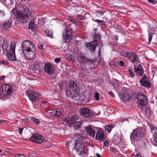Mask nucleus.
I'll return each instance as SVG.
<instances>
[{
  "label": "nucleus",
  "mask_w": 157,
  "mask_h": 157,
  "mask_svg": "<svg viewBox=\"0 0 157 157\" xmlns=\"http://www.w3.org/2000/svg\"><path fill=\"white\" fill-rule=\"evenodd\" d=\"M36 24L34 20L31 21L29 24V28L30 29L34 31L35 30Z\"/></svg>",
  "instance_id": "nucleus-25"
},
{
  "label": "nucleus",
  "mask_w": 157,
  "mask_h": 157,
  "mask_svg": "<svg viewBox=\"0 0 157 157\" xmlns=\"http://www.w3.org/2000/svg\"><path fill=\"white\" fill-rule=\"evenodd\" d=\"M13 89L12 86L9 85L4 84L2 86V93L6 96L10 95L12 93Z\"/></svg>",
  "instance_id": "nucleus-11"
},
{
  "label": "nucleus",
  "mask_w": 157,
  "mask_h": 157,
  "mask_svg": "<svg viewBox=\"0 0 157 157\" xmlns=\"http://www.w3.org/2000/svg\"><path fill=\"white\" fill-rule=\"evenodd\" d=\"M146 77L144 76L140 80V85L144 86L150 87L151 86V82L149 80L145 79Z\"/></svg>",
  "instance_id": "nucleus-20"
},
{
  "label": "nucleus",
  "mask_w": 157,
  "mask_h": 157,
  "mask_svg": "<svg viewBox=\"0 0 157 157\" xmlns=\"http://www.w3.org/2000/svg\"><path fill=\"white\" fill-rule=\"evenodd\" d=\"M0 63L7 65L9 64V62L8 61L6 60H0Z\"/></svg>",
  "instance_id": "nucleus-40"
},
{
  "label": "nucleus",
  "mask_w": 157,
  "mask_h": 157,
  "mask_svg": "<svg viewBox=\"0 0 157 157\" xmlns=\"http://www.w3.org/2000/svg\"><path fill=\"white\" fill-rule=\"evenodd\" d=\"M77 142L75 144V150L78 155H82L84 154L87 155L86 152L85 151V147L84 143L83 138L78 137L76 139Z\"/></svg>",
  "instance_id": "nucleus-3"
},
{
  "label": "nucleus",
  "mask_w": 157,
  "mask_h": 157,
  "mask_svg": "<svg viewBox=\"0 0 157 157\" xmlns=\"http://www.w3.org/2000/svg\"><path fill=\"white\" fill-rule=\"evenodd\" d=\"M81 58L82 61L84 63L90 62L91 61V59L87 58L86 57L84 56H81Z\"/></svg>",
  "instance_id": "nucleus-29"
},
{
  "label": "nucleus",
  "mask_w": 157,
  "mask_h": 157,
  "mask_svg": "<svg viewBox=\"0 0 157 157\" xmlns=\"http://www.w3.org/2000/svg\"><path fill=\"white\" fill-rule=\"evenodd\" d=\"M132 157H142V155L139 153L138 152L136 154H133L132 156Z\"/></svg>",
  "instance_id": "nucleus-43"
},
{
  "label": "nucleus",
  "mask_w": 157,
  "mask_h": 157,
  "mask_svg": "<svg viewBox=\"0 0 157 157\" xmlns=\"http://www.w3.org/2000/svg\"><path fill=\"white\" fill-rule=\"evenodd\" d=\"M57 110H53L51 112V114L52 115L56 117V115H57Z\"/></svg>",
  "instance_id": "nucleus-46"
},
{
  "label": "nucleus",
  "mask_w": 157,
  "mask_h": 157,
  "mask_svg": "<svg viewBox=\"0 0 157 157\" xmlns=\"http://www.w3.org/2000/svg\"><path fill=\"white\" fill-rule=\"evenodd\" d=\"M30 157H37V154L34 153H31L29 154Z\"/></svg>",
  "instance_id": "nucleus-45"
},
{
  "label": "nucleus",
  "mask_w": 157,
  "mask_h": 157,
  "mask_svg": "<svg viewBox=\"0 0 157 157\" xmlns=\"http://www.w3.org/2000/svg\"><path fill=\"white\" fill-rule=\"evenodd\" d=\"M121 98L124 101L129 100L131 97V90L128 88L123 87L122 91Z\"/></svg>",
  "instance_id": "nucleus-7"
},
{
  "label": "nucleus",
  "mask_w": 157,
  "mask_h": 157,
  "mask_svg": "<svg viewBox=\"0 0 157 157\" xmlns=\"http://www.w3.org/2000/svg\"><path fill=\"white\" fill-rule=\"evenodd\" d=\"M79 113L81 115L85 117L92 116L93 115V113L86 108H81L79 109Z\"/></svg>",
  "instance_id": "nucleus-13"
},
{
  "label": "nucleus",
  "mask_w": 157,
  "mask_h": 157,
  "mask_svg": "<svg viewBox=\"0 0 157 157\" xmlns=\"http://www.w3.org/2000/svg\"><path fill=\"white\" fill-rule=\"evenodd\" d=\"M31 14V11L27 7L24 9L23 12H21L19 13L18 15L17 16V21L21 23L26 22L28 18L30 16Z\"/></svg>",
  "instance_id": "nucleus-4"
},
{
  "label": "nucleus",
  "mask_w": 157,
  "mask_h": 157,
  "mask_svg": "<svg viewBox=\"0 0 157 157\" xmlns=\"http://www.w3.org/2000/svg\"><path fill=\"white\" fill-rule=\"evenodd\" d=\"M22 48L24 52L28 51L32 48H35L32 42L29 40H24L22 44Z\"/></svg>",
  "instance_id": "nucleus-9"
},
{
  "label": "nucleus",
  "mask_w": 157,
  "mask_h": 157,
  "mask_svg": "<svg viewBox=\"0 0 157 157\" xmlns=\"http://www.w3.org/2000/svg\"><path fill=\"white\" fill-rule=\"evenodd\" d=\"M14 155L15 157H25L22 154H15Z\"/></svg>",
  "instance_id": "nucleus-44"
},
{
  "label": "nucleus",
  "mask_w": 157,
  "mask_h": 157,
  "mask_svg": "<svg viewBox=\"0 0 157 157\" xmlns=\"http://www.w3.org/2000/svg\"><path fill=\"white\" fill-rule=\"evenodd\" d=\"M154 31L155 33L156 36H157V27H155L154 29Z\"/></svg>",
  "instance_id": "nucleus-55"
},
{
  "label": "nucleus",
  "mask_w": 157,
  "mask_h": 157,
  "mask_svg": "<svg viewBox=\"0 0 157 157\" xmlns=\"http://www.w3.org/2000/svg\"><path fill=\"white\" fill-rule=\"evenodd\" d=\"M21 12V11L20 10H17L16 9H14L12 10V13L16 17H17V16L18 15L19 13H20Z\"/></svg>",
  "instance_id": "nucleus-31"
},
{
  "label": "nucleus",
  "mask_w": 157,
  "mask_h": 157,
  "mask_svg": "<svg viewBox=\"0 0 157 157\" xmlns=\"http://www.w3.org/2000/svg\"><path fill=\"white\" fill-rule=\"evenodd\" d=\"M4 78V77L3 76H2L0 77V79L2 80H3V79Z\"/></svg>",
  "instance_id": "nucleus-64"
},
{
  "label": "nucleus",
  "mask_w": 157,
  "mask_h": 157,
  "mask_svg": "<svg viewBox=\"0 0 157 157\" xmlns=\"http://www.w3.org/2000/svg\"><path fill=\"white\" fill-rule=\"evenodd\" d=\"M145 108L144 110L145 113L148 116H149L151 115V111L150 108L149 107H147Z\"/></svg>",
  "instance_id": "nucleus-32"
},
{
  "label": "nucleus",
  "mask_w": 157,
  "mask_h": 157,
  "mask_svg": "<svg viewBox=\"0 0 157 157\" xmlns=\"http://www.w3.org/2000/svg\"><path fill=\"white\" fill-rule=\"evenodd\" d=\"M77 118L75 116H73L71 117L64 119V121L67 124L70 126H72L75 121L76 120Z\"/></svg>",
  "instance_id": "nucleus-23"
},
{
  "label": "nucleus",
  "mask_w": 157,
  "mask_h": 157,
  "mask_svg": "<svg viewBox=\"0 0 157 157\" xmlns=\"http://www.w3.org/2000/svg\"><path fill=\"white\" fill-rule=\"evenodd\" d=\"M56 113H57V115H56V117H59L61 114V112L59 111H57Z\"/></svg>",
  "instance_id": "nucleus-53"
},
{
  "label": "nucleus",
  "mask_w": 157,
  "mask_h": 157,
  "mask_svg": "<svg viewBox=\"0 0 157 157\" xmlns=\"http://www.w3.org/2000/svg\"><path fill=\"white\" fill-rule=\"evenodd\" d=\"M31 119L32 121H34L35 119H36L34 117H31Z\"/></svg>",
  "instance_id": "nucleus-62"
},
{
  "label": "nucleus",
  "mask_w": 157,
  "mask_h": 157,
  "mask_svg": "<svg viewBox=\"0 0 157 157\" xmlns=\"http://www.w3.org/2000/svg\"><path fill=\"white\" fill-rule=\"evenodd\" d=\"M154 0H148V2L150 3H152L154 1Z\"/></svg>",
  "instance_id": "nucleus-60"
},
{
  "label": "nucleus",
  "mask_w": 157,
  "mask_h": 157,
  "mask_svg": "<svg viewBox=\"0 0 157 157\" xmlns=\"http://www.w3.org/2000/svg\"><path fill=\"white\" fill-rule=\"evenodd\" d=\"M94 21L97 22V23H101L102 25H104L105 24V22L104 21L102 20H100L98 19H96L95 21Z\"/></svg>",
  "instance_id": "nucleus-41"
},
{
  "label": "nucleus",
  "mask_w": 157,
  "mask_h": 157,
  "mask_svg": "<svg viewBox=\"0 0 157 157\" xmlns=\"http://www.w3.org/2000/svg\"><path fill=\"white\" fill-rule=\"evenodd\" d=\"M151 130L152 131H153V130H157V127L155 126H151Z\"/></svg>",
  "instance_id": "nucleus-50"
},
{
  "label": "nucleus",
  "mask_w": 157,
  "mask_h": 157,
  "mask_svg": "<svg viewBox=\"0 0 157 157\" xmlns=\"http://www.w3.org/2000/svg\"><path fill=\"white\" fill-rule=\"evenodd\" d=\"M35 123L36 124H39V121L38 119H35V121H34Z\"/></svg>",
  "instance_id": "nucleus-54"
},
{
  "label": "nucleus",
  "mask_w": 157,
  "mask_h": 157,
  "mask_svg": "<svg viewBox=\"0 0 157 157\" xmlns=\"http://www.w3.org/2000/svg\"><path fill=\"white\" fill-rule=\"evenodd\" d=\"M88 133L91 136L94 137L95 134V132L94 130L90 126L86 128Z\"/></svg>",
  "instance_id": "nucleus-24"
},
{
  "label": "nucleus",
  "mask_w": 157,
  "mask_h": 157,
  "mask_svg": "<svg viewBox=\"0 0 157 157\" xmlns=\"http://www.w3.org/2000/svg\"><path fill=\"white\" fill-rule=\"evenodd\" d=\"M69 86L70 90H66V94L67 96L73 98L75 96V93L78 90V86L74 81L71 82Z\"/></svg>",
  "instance_id": "nucleus-5"
},
{
  "label": "nucleus",
  "mask_w": 157,
  "mask_h": 157,
  "mask_svg": "<svg viewBox=\"0 0 157 157\" xmlns=\"http://www.w3.org/2000/svg\"><path fill=\"white\" fill-rule=\"evenodd\" d=\"M95 139L98 140L104 141L105 140L104 132L102 129L99 128L98 129V132L97 133Z\"/></svg>",
  "instance_id": "nucleus-18"
},
{
  "label": "nucleus",
  "mask_w": 157,
  "mask_h": 157,
  "mask_svg": "<svg viewBox=\"0 0 157 157\" xmlns=\"http://www.w3.org/2000/svg\"><path fill=\"white\" fill-rule=\"evenodd\" d=\"M16 4L23 7V10L25 7H26L25 5L26 4V2L25 0H17Z\"/></svg>",
  "instance_id": "nucleus-26"
},
{
  "label": "nucleus",
  "mask_w": 157,
  "mask_h": 157,
  "mask_svg": "<svg viewBox=\"0 0 157 157\" xmlns=\"http://www.w3.org/2000/svg\"><path fill=\"white\" fill-rule=\"evenodd\" d=\"M152 38V34L151 33L148 32V38L149 40V42L150 43L151 41Z\"/></svg>",
  "instance_id": "nucleus-38"
},
{
  "label": "nucleus",
  "mask_w": 157,
  "mask_h": 157,
  "mask_svg": "<svg viewBox=\"0 0 157 157\" xmlns=\"http://www.w3.org/2000/svg\"><path fill=\"white\" fill-rule=\"evenodd\" d=\"M38 48L40 52L41 53H43L44 48L42 43H39L38 45Z\"/></svg>",
  "instance_id": "nucleus-30"
},
{
  "label": "nucleus",
  "mask_w": 157,
  "mask_h": 157,
  "mask_svg": "<svg viewBox=\"0 0 157 157\" xmlns=\"http://www.w3.org/2000/svg\"><path fill=\"white\" fill-rule=\"evenodd\" d=\"M109 144V143L108 141L106 140L103 143V146L104 147L107 146Z\"/></svg>",
  "instance_id": "nucleus-49"
},
{
  "label": "nucleus",
  "mask_w": 157,
  "mask_h": 157,
  "mask_svg": "<svg viewBox=\"0 0 157 157\" xmlns=\"http://www.w3.org/2000/svg\"><path fill=\"white\" fill-rule=\"evenodd\" d=\"M120 55L123 56L127 57L133 63L136 64L138 63V57L135 53L122 51L121 52Z\"/></svg>",
  "instance_id": "nucleus-6"
},
{
  "label": "nucleus",
  "mask_w": 157,
  "mask_h": 157,
  "mask_svg": "<svg viewBox=\"0 0 157 157\" xmlns=\"http://www.w3.org/2000/svg\"><path fill=\"white\" fill-rule=\"evenodd\" d=\"M12 24V22L11 21H6L3 23L1 26L2 29H7L11 27Z\"/></svg>",
  "instance_id": "nucleus-22"
},
{
  "label": "nucleus",
  "mask_w": 157,
  "mask_h": 157,
  "mask_svg": "<svg viewBox=\"0 0 157 157\" xmlns=\"http://www.w3.org/2000/svg\"><path fill=\"white\" fill-rule=\"evenodd\" d=\"M26 93L33 103H34L39 99V95L35 92L28 90H26Z\"/></svg>",
  "instance_id": "nucleus-8"
},
{
  "label": "nucleus",
  "mask_w": 157,
  "mask_h": 157,
  "mask_svg": "<svg viewBox=\"0 0 157 157\" xmlns=\"http://www.w3.org/2000/svg\"><path fill=\"white\" fill-rule=\"evenodd\" d=\"M114 126V125L113 124L107 125L105 126V128L108 132H110Z\"/></svg>",
  "instance_id": "nucleus-27"
},
{
  "label": "nucleus",
  "mask_w": 157,
  "mask_h": 157,
  "mask_svg": "<svg viewBox=\"0 0 157 157\" xmlns=\"http://www.w3.org/2000/svg\"><path fill=\"white\" fill-rule=\"evenodd\" d=\"M117 64L120 66H123L124 64V61H118L117 62Z\"/></svg>",
  "instance_id": "nucleus-47"
},
{
  "label": "nucleus",
  "mask_w": 157,
  "mask_h": 157,
  "mask_svg": "<svg viewBox=\"0 0 157 157\" xmlns=\"http://www.w3.org/2000/svg\"><path fill=\"white\" fill-rule=\"evenodd\" d=\"M5 15V13L3 11L0 10V17H3Z\"/></svg>",
  "instance_id": "nucleus-51"
},
{
  "label": "nucleus",
  "mask_w": 157,
  "mask_h": 157,
  "mask_svg": "<svg viewBox=\"0 0 157 157\" xmlns=\"http://www.w3.org/2000/svg\"><path fill=\"white\" fill-rule=\"evenodd\" d=\"M65 58L67 60L71 59L72 58V56L71 54H67L65 55Z\"/></svg>",
  "instance_id": "nucleus-39"
},
{
  "label": "nucleus",
  "mask_w": 157,
  "mask_h": 157,
  "mask_svg": "<svg viewBox=\"0 0 157 157\" xmlns=\"http://www.w3.org/2000/svg\"><path fill=\"white\" fill-rule=\"evenodd\" d=\"M65 82L62 81L58 83V85L59 86L60 89H63L64 87Z\"/></svg>",
  "instance_id": "nucleus-37"
},
{
  "label": "nucleus",
  "mask_w": 157,
  "mask_h": 157,
  "mask_svg": "<svg viewBox=\"0 0 157 157\" xmlns=\"http://www.w3.org/2000/svg\"><path fill=\"white\" fill-rule=\"evenodd\" d=\"M154 137L153 143L155 145L157 146V131L154 133Z\"/></svg>",
  "instance_id": "nucleus-33"
},
{
  "label": "nucleus",
  "mask_w": 157,
  "mask_h": 157,
  "mask_svg": "<svg viewBox=\"0 0 157 157\" xmlns=\"http://www.w3.org/2000/svg\"><path fill=\"white\" fill-rule=\"evenodd\" d=\"M137 99L138 103L142 105H146L148 102L146 96L142 93H139L137 94Z\"/></svg>",
  "instance_id": "nucleus-12"
},
{
  "label": "nucleus",
  "mask_w": 157,
  "mask_h": 157,
  "mask_svg": "<svg viewBox=\"0 0 157 157\" xmlns=\"http://www.w3.org/2000/svg\"><path fill=\"white\" fill-rule=\"evenodd\" d=\"M134 70L135 72L139 75L141 76L143 75L144 70L142 66L140 64H138L134 67Z\"/></svg>",
  "instance_id": "nucleus-21"
},
{
  "label": "nucleus",
  "mask_w": 157,
  "mask_h": 157,
  "mask_svg": "<svg viewBox=\"0 0 157 157\" xmlns=\"http://www.w3.org/2000/svg\"><path fill=\"white\" fill-rule=\"evenodd\" d=\"M44 31L45 33H47V36H49L50 38H53V33L52 31L49 30L48 29H45Z\"/></svg>",
  "instance_id": "nucleus-28"
},
{
  "label": "nucleus",
  "mask_w": 157,
  "mask_h": 157,
  "mask_svg": "<svg viewBox=\"0 0 157 157\" xmlns=\"http://www.w3.org/2000/svg\"><path fill=\"white\" fill-rule=\"evenodd\" d=\"M41 67L39 65L37 62H36L33 64V66L30 68V71L32 73H39L40 71Z\"/></svg>",
  "instance_id": "nucleus-17"
},
{
  "label": "nucleus",
  "mask_w": 157,
  "mask_h": 157,
  "mask_svg": "<svg viewBox=\"0 0 157 157\" xmlns=\"http://www.w3.org/2000/svg\"><path fill=\"white\" fill-rule=\"evenodd\" d=\"M69 20L71 22L75 23V20L72 18H69Z\"/></svg>",
  "instance_id": "nucleus-56"
},
{
  "label": "nucleus",
  "mask_w": 157,
  "mask_h": 157,
  "mask_svg": "<svg viewBox=\"0 0 157 157\" xmlns=\"http://www.w3.org/2000/svg\"><path fill=\"white\" fill-rule=\"evenodd\" d=\"M29 140L32 141L36 143H41L44 141V137L39 134H36L33 135L29 139Z\"/></svg>",
  "instance_id": "nucleus-10"
},
{
  "label": "nucleus",
  "mask_w": 157,
  "mask_h": 157,
  "mask_svg": "<svg viewBox=\"0 0 157 157\" xmlns=\"http://www.w3.org/2000/svg\"><path fill=\"white\" fill-rule=\"evenodd\" d=\"M5 122V120H0V124L4 123Z\"/></svg>",
  "instance_id": "nucleus-59"
},
{
  "label": "nucleus",
  "mask_w": 157,
  "mask_h": 157,
  "mask_svg": "<svg viewBox=\"0 0 157 157\" xmlns=\"http://www.w3.org/2000/svg\"><path fill=\"white\" fill-rule=\"evenodd\" d=\"M110 150L113 153H117L118 152L117 149L113 147H110Z\"/></svg>",
  "instance_id": "nucleus-36"
},
{
  "label": "nucleus",
  "mask_w": 157,
  "mask_h": 157,
  "mask_svg": "<svg viewBox=\"0 0 157 157\" xmlns=\"http://www.w3.org/2000/svg\"><path fill=\"white\" fill-rule=\"evenodd\" d=\"M23 128H19L18 129V131L20 134H21L23 130Z\"/></svg>",
  "instance_id": "nucleus-52"
},
{
  "label": "nucleus",
  "mask_w": 157,
  "mask_h": 157,
  "mask_svg": "<svg viewBox=\"0 0 157 157\" xmlns=\"http://www.w3.org/2000/svg\"><path fill=\"white\" fill-rule=\"evenodd\" d=\"M78 17L79 18V19H83L84 17L83 16H81V15H78Z\"/></svg>",
  "instance_id": "nucleus-58"
},
{
  "label": "nucleus",
  "mask_w": 157,
  "mask_h": 157,
  "mask_svg": "<svg viewBox=\"0 0 157 157\" xmlns=\"http://www.w3.org/2000/svg\"><path fill=\"white\" fill-rule=\"evenodd\" d=\"M3 40V38H2V36L0 35V40L2 41Z\"/></svg>",
  "instance_id": "nucleus-61"
},
{
  "label": "nucleus",
  "mask_w": 157,
  "mask_h": 157,
  "mask_svg": "<svg viewBox=\"0 0 157 157\" xmlns=\"http://www.w3.org/2000/svg\"><path fill=\"white\" fill-rule=\"evenodd\" d=\"M35 52V48H32L31 50L26 52V53L25 52V56L28 59H32L34 57L36 54Z\"/></svg>",
  "instance_id": "nucleus-19"
},
{
  "label": "nucleus",
  "mask_w": 157,
  "mask_h": 157,
  "mask_svg": "<svg viewBox=\"0 0 157 157\" xmlns=\"http://www.w3.org/2000/svg\"><path fill=\"white\" fill-rule=\"evenodd\" d=\"M96 156L97 157H100V155L98 153L96 154Z\"/></svg>",
  "instance_id": "nucleus-63"
},
{
  "label": "nucleus",
  "mask_w": 157,
  "mask_h": 157,
  "mask_svg": "<svg viewBox=\"0 0 157 157\" xmlns=\"http://www.w3.org/2000/svg\"><path fill=\"white\" fill-rule=\"evenodd\" d=\"M98 41L95 40L90 43H88L86 44L85 46L87 49L89 50L91 52H94L95 50V48L98 46Z\"/></svg>",
  "instance_id": "nucleus-15"
},
{
  "label": "nucleus",
  "mask_w": 157,
  "mask_h": 157,
  "mask_svg": "<svg viewBox=\"0 0 157 157\" xmlns=\"http://www.w3.org/2000/svg\"><path fill=\"white\" fill-rule=\"evenodd\" d=\"M145 133V130L143 128H138L133 130L130 136L132 143L134 144L139 141L141 138L144 136Z\"/></svg>",
  "instance_id": "nucleus-2"
},
{
  "label": "nucleus",
  "mask_w": 157,
  "mask_h": 157,
  "mask_svg": "<svg viewBox=\"0 0 157 157\" xmlns=\"http://www.w3.org/2000/svg\"><path fill=\"white\" fill-rule=\"evenodd\" d=\"M44 70L48 74H52L54 72L55 68L51 63H47L44 65Z\"/></svg>",
  "instance_id": "nucleus-14"
},
{
  "label": "nucleus",
  "mask_w": 157,
  "mask_h": 157,
  "mask_svg": "<svg viewBox=\"0 0 157 157\" xmlns=\"http://www.w3.org/2000/svg\"><path fill=\"white\" fill-rule=\"evenodd\" d=\"M61 58H56L54 59L55 62L56 63H59L60 61Z\"/></svg>",
  "instance_id": "nucleus-48"
},
{
  "label": "nucleus",
  "mask_w": 157,
  "mask_h": 157,
  "mask_svg": "<svg viewBox=\"0 0 157 157\" xmlns=\"http://www.w3.org/2000/svg\"><path fill=\"white\" fill-rule=\"evenodd\" d=\"M109 94L112 97H114V96L113 94L111 92H109Z\"/></svg>",
  "instance_id": "nucleus-57"
},
{
  "label": "nucleus",
  "mask_w": 157,
  "mask_h": 157,
  "mask_svg": "<svg viewBox=\"0 0 157 157\" xmlns=\"http://www.w3.org/2000/svg\"><path fill=\"white\" fill-rule=\"evenodd\" d=\"M128 73L129 74V76L131 78H133L134 76V74L131 69H128Z\"/></svg>",
  "instance_id": "nucleus-35"
},
{
  "label": "nucleus",
  "mask_w": 157,
  "mask_h": 157,
  "mask_svg": "<svg viewBox=\"0 0 157 157\" xmlns=\"http://www.w3.org/2000/svg\"><path fill=\"white\" fill-rule=\"evenodd\" d=\"M9 44L7 40H4L2 45V48L3 52H6L8 56V59L10 61H13L16 60L15 54L16 44L15 42H12L10 46L9 50Z\"/></svg>",
  "instance_id": "nucleus-1"
},
{
  "label": "nucleus",
  "mask_w": 157,
  "mask_h": 157,
  "mask_svg": "<svg viewBox=\"0 0 157 157\" xmlns=\"http://www.w3.org/2000/svg\"><path fill=\"white\" fill-rule=\"evenodd\" d=\"M71 29L70 27H66V34H63V36L66 42H69L72 38L71 34L72 32Z\"/></svg>",
  "instance_id": "nucleus-16"
},
{
  "label": "nucleus",
  "mask_w": 157,
  "mask_h": 157,
  "mask_svg": "<svg viewBox=\"0 0 157 157\" xmlns=\"http://www.w3.org/2000/svg\"><path fill=\"white\" fill-rule=\"evenodd\" d=\"M81 125V123L80 122L77 121L76 120L75 121L72 126L74 127L78 128Z\"/></svg>",
  "instance_id": "nucleus-34"
},
{
  "label": "nucleus",
  "mask_w": 157,
  "mask_h": 157,
  "mask_svg": "<svg viewBox=\"0 0 157 157\" xmlns=\"http://www.w3.org/2000/svg\"><path fill=\"white\" fill-rule=\"evenodd\" d=\"M94 98L97 101H98L99 100V94L98 92L95 93Z\"/></svg>",
  "instance_id": "nucleus-42"
}]
</instances>
